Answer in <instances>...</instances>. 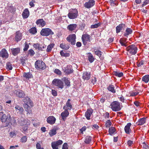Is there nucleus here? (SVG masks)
I'll list each match as a JSON object with an SVG mask.
<instances>
[{
	"mask_svg": "<svg viewBox=\"0 0 149 149\" xmlns=\"http://www.w3.org/2000/svg\"><path fill=\"white\" fill-rule=\"evenodd\" d=\"M91 127L93 129L98 130L99 127L96 124H94L91 125Z\"/></svg>",
	"mask_w": 149,
	"mask_h": 149,
	"instance_id": "nucleus-60",
	"label": "nucleus"
},
{
	"mask_svg": "<svg viewBox=\"0 0 149 149\" xmlns=\"http://www.w3.org/2000/svg\"><path fill=\"white\" fill-rule=\"evenodd\" d=\"M16 94L17 96L20 98H23L25 95L24 93L22 90L17 91Z\"/></svg>",
	"mask_w": 149,
	"mask_h": 149,
	"instance_id": "nucleus-30",
	"label": "nucleus"
},
{
	"mask_svg": "<svg viewBox=\"0 0 149 149\" xmlns=\"http://www.w3.org/2000/svg\"><path fill=\"white\" fill-rule=\"evenodd\" d=\"M114 86L112 85H109L107 89L108 90L112 93H115L116 92V90L114 88Z\"/></svg>",
	"mask_w": 149,
	"mask_h": 149,
	"instance_id": "nucleus-31",
	"label": "nucleus"
},
{
	"mask_svg": "<svg viewBox=\"0 0 149 149\" xmlns=\"http://www.w3.org/2000/svg\"><path fill=\"white\" fill-rule=\"evenodd\" d=\"M142 80L145 83H148L149 81V75H146L142 78Z\"/></svg>",
	"mask_w": 149,
	"mask_h": 149,
	"instance_id": "nucleus-40",
	"label": "nucleus"
},
{
	"mask_svg": "<svg viewBox=\"0 0 149 149\" xmlns=\"http://www.w3.org/2000/svg\"><path fill=\"white\" fill-rule=\"evenodd\" d=\"M91 141V137L89 136H87L86 137L84 142L86 144H89Z\"/></svg>",
	"mask_w": 149,
	"mask_h": 149,
	"instance_id": "nucleus-42",
	"label": "nucleus"
},
{
	"mask_svg": "<svg viewBox=\"0 0 149 149\" xmlns=\"http://www.w3.org/2000/svg\"><path fill=\"white\" fill-rule=\"evenodd\" d=\"M10 123H11V125L13 126L15 125L16 124V122L15 119L14 118H13V119L12 120L11 119Z\"/></svg>",
	"mask_w": 149,
	"mask_h": 149,
	"instance_id": "nucleus-55",
	"label": "nucleus"
},
{
	"mask_svg": "<svg viewBox=\"0 0 149 149\" xmlns=\"http://www.w3.org/2000/svg\"><path fill=\"white\" fill-rule=\"evenodd\" d=\"M77 26V24H70L67 26V29L69 31H72L75 30Z\"/></svg>",
	"mask_w": 149,
	"mask_h": 149,
	"instance_id": "nucleus-21",
	"label": "nucleus"
},
{
	"mask_svg": "<svg viewBox=\"0 0 149 149\" xmlns=\"http://www.w3.org/2000/svg\"><path fill=\"white\" fill-rule=\"evenodd\" d=\"M15 34V40L18 42L21 40L22 35L19 31H17Z\"/></svg>",
	"mask_w": 149,
	"mask_h": 149,
	"instance_id": "nucleus-14",
	"label": "nucleus"
},
{
	"mask_svg": "<svg viewBox=\"0 0 149 149\" xmlns=\"http://www.w3.org/2000/svg\"><path fill=\"white\" fill-rule=\"evenodd\" d=\"M76 36L74 34H71L69 35L67 38L66 40L72 45H74L76 43Z\"/></svg>",
	"mask_w": 149,
	"mask_h": 149,
	"instance_id": "nucleus-8",
	"label": "nucleus"
},
{
	"mask_svg": "<svg viewBox=\"0 0 149 149\" xmlns=\"http://www.w3.org/2000/svg\"><path fill=\"white\" fill-rule=\"evenodd\" d=\"M125 26V24H120L116 27V33H118L120 32L121 31L124 30V28Z\"/></svg>",
	"mask_w": 149,
	"mask_h": 149,
	"instance_id": "nucleus-19",
	"label": "nucleus"
},
{
	"mask_svg": "<svg viewBox=\"0 0 149 149\" xmlns=\"http://www.w3.org/2000/svg\"><path fill=\"white\" fill-rule=\"evenodd\" d=\"M90 35L87 34H84L82 35L81 40L84 45H86L88 42H90Z\"/></svg>",
	"mask_w": 149,
	"mask_h": 149,
	"instance_id": "nucleus-10",
	"label": "nucleus"
},
{
	"mask_svg": "<svg viewBox=\"0 0 149 149\" xmlns=\"http://www.w3.org/2000/svg\"><path fill=\"white\" fill-rule=\"evenodd\" d=\"M109 107L113 111H118L121 109L120 102L116 101L112 102L111 104Z\"/></svg>",
	"mask_w": 149,
	"mask_h": 149,
	"instance_id": "nucleus-3",
	"label": "nucleus"
},
{
	"mask_svg": "<svg viewBox=\"0 0 149 149\" xmlns=\"http://www.w3.org/2000/svg\"><path fill=\"white\" fill-rule=\"evenodd\" d=\"M63 143V141L60 140L53 142L52 143V147L53 149H58L57 146L62 144Z\"/></svg>",
	"mask_w": 149,
	"mask_h": 149,
	"instance_id": "nucleus-15",
	"label": "nucleus"
},
{
	"mask_svg": "<svg viewBox=\"0 0 149 149\" xmlns=\"http://www.w3.org/2000/svg\"><path fill=\"white\" fill-rule=\"evenodd\" d=\"M63 70L64 72L67 74H71L73 71L72 66L70 65H67L66 67L64 68Z\"/></svg>",
	"mask_w": 149,
	"mask_h": 149,
	"instance_id": "nucleus-18",
	"label": "nucleus"
},
{
	"mask_svg": "<svg viewBox=\"0 0 149 149\" xmlns=\"http://www.w3.org/2000/svg\"><path fill=\"white\" fill-rule=\"evenodd\" d=\"M52 83L54 85L57 86L59 88L62 89L63 88V82L60 79H54L53 80Z\"/></svg>",
	"mask_w": 149,
	"mask_h": 149,
	"instance_id": "nucleus-7",
	"label": "nucleus"
},
{
	"mask_svg": "<svg viewBox=\"0 0 149 149\" xmlns=\"http://www.w3.org/2000/svg\"><path fill=\"white\" fill-rule=\"evenodd\" d=\"M100 25V24L98 23L97 24H94L92 25L91 26V29L96 28L98 27Z\"/></svg>",
	"mask_w": 149,
	"mask_h": 149,
	"instance_id": "nucleus-51",
	"label": "nucleus"
},
{
	"mask_svg": "<svg viewBox=\"0 0 149 149\" xmlns=\"http://www.w3.org/2000/svg\"><path fill=\"white\" fill-rule=\"evenodd\" d=\"M72 108L73 106L71 103V100L70 99H68L66 102L65 105L63 106V109L70 111Z\"/></svg>",
	"mask_w": 149,
	"mask_h": 149,
	"instance_id": "nucleus-11",
	"label": "nucleus"
},
{
	"mask_svg": "<svg viewBox=\"0 0 149 149\" xmlns=\"http://www.w3.org/2000/svg\"><path fill=\"white\" fill-rule=\"evenodd\" d=\"M35 54V52L31 49H29L28 52V55L31 57L33 56Z\"/></svg>",
	"mask_w": 149,
	"mask_h": 149,
	"instance_id": "nucleus-46",
	"label": "nucleus"
},
{
	"mask_svg": "<svg viewBox=\"0 0 149 149\" xmlns=\"http://www.w3.org/2000/svg\"><path fill=\"white\" fill-rule=\"evenodd\" d=\"M30 122L28 120L24 119L21 121L20 125L22 126L28 125H29Z\"/></svg>",
	"mask_w": 149,
	"mask_h": 149,
	"instance_id": "nucleus-38",
	"label": "nucleus"
},
{
	"mask_svg": "<svg viewBox=\"0 0 149 149\" xmlns=\"http://www.w3.org/2000/svg\"><path fill=\"white\" fill-rule=\"evenodd\" d=\"M132 124L130 123H128L127 124L124 128V130L125 132L127 134H129L131 132V129L130 127Z\"/></svg>",
	"mask_w": 149,
	"mask_h": 149,
	"instance_id": "nucleus-23",
	"label": "nucleus"
},
{
	"mask_svg": "<svg viewBox=\"0 0 149 149\" xmlns=\"http://www.w3.org/2000/svg\"><path fill=\"white\" fill-rule=\"evenodd\" d=\"M61 55L62 56L69 57L70 56V54L68 53H64L63 50L60 52Z\"/></svg>",
	"mask_w": 149,
	"mask_h": 149,
	"instance_id": "nucleus-48",
	"label": "nucleus"
},
{
	"mask_svg": "<svg viewBox=\"0 0 149 149\" xmlns=\"http://www.w3.org/2000/svg\"><path fill=\"white\" fill-rule=\"evenodd\" d=\"M91 77V74L87 72H84L83 74L82 78L84 80H88Z\"/></svg>",
	"mask_w": 149,
	"mask_h": 149,
	"instance_id": "nucleus-26",
	"label": "nucleus"
},
{
	"mask_svg": "<svg viewBox=\"0 0 149 149\" xmlns=\"http://www.w3.org/2000/svg\"><path fill=\"white\" fill-rule=\"evenodd\" d=\"M56 118L53 116H50L48 117L47 119V123L51 125L54 124L56 122Z\"/></svg>",
	"mask_w": 149,
	"mask_h": 149,
	"instance_id": "nucleus-16",
	"label": "nucleus"
},
{
	"mask_svg": "<svg viewBox=\"0 0 149 149\" xmlns=\"http://www.w3.org/2000/svg\"><path fill=\"white\" fill-rule=\"evenodd\" d=\"M0 120L3 123H5L6 126H7L10 123L11 116L9 114L6 115L3 112H0Z\"/></svg>",
	"mask_w": 149,
	"mask_h": 149,
	"instance_id": "nucleus-1",
	"label": "nucleus"
},
{
	"mask_svg": "<svg viewBox=\"0 0 149 149\" xmlns=\"http://www.w3.org/2000/svg\"><path fill=\"white\" fill-rule=\"evenodd\" d=\"M116 129L113 127H111L109 128V134L111 135H112L116 133Z\"/></svg>",
	"mask_w": 149,
	"mask_h": 149,
	"instance_id": "nucleus-32",
	"label": "nucleus"
},
{
	"mask_svg": "<svg viewBox=\"0 0 149 149\" xmlns=\"http://www.w3.org/2000/svg\"><path fill=\"white\" fill-rule=\"evenodd\" d=\"M29 15V12L28 9H25L22 13L23 17L24 18H27Z\"/></svg>",
	"mask_w": 149,
	"mask_h": 149,
	"instance_id": "nucleus-24",
	"label": "nucleus"
},
{
	"mask_svg": "<svg viewBox=\"0 0 149 149\" xmlns=\"http://www.w3.org/2000/svg\"><path fill=\"white\" fill-rule=\"evenodd\" d=\"M20 62L24 66L26 65V60L25 59H21L20 60Z\"/></svg>",
	"mask_w": 149,
	"mask_h": 149,
	"instance_id": "nucleus-63",
	"label": "nucleus"
},
{
	"mask_svg": "<svg viewBox=\"0 0 149 149\" xmlns=\"http://www.w3.org/2000/svg\"><path fill=\"white\" fill-rule=\"evenodd\" d=\"M29 32L32 34H35L37 33V31L36 28L33 27L29 30Z\"/></svg>",
	"mask_w": 149,
	"mask_h": 149,
	"instance_id": "nucleus-47",
	"label": "nucleus"
},
{
	"mask_svg": "<svg viewBox=\"0 0 149 149\" xmlns=\"http://www.w3.org/2000/svg\"><path fill=\"white\" fill-rule=\"evenodd\" d=\"M132 32V29L130 28H127L125 31V32L124 34V36L127 37L128 36L131 34Z\"/></svg>",
	"mask_w": 149,
	"mask_h": 149,
	"instance_id": "nucleus-33",
	"label": "nucleus"
},
{
	"mask_svg": "<svg viewBox=\"0 0 149 149\" xmlns=\"http://www.w3.org/2000/svg\"><path fill=\"white\" fill-rule=\"evenodd\" d=\"M93 112V110L92 109H87L85 114V116L87 119L89 120L91 119L90 117Z\"/></svg>",
	"mask_w": 149,
	"mask_h": 149,
	"instance_id": "nucleus-17",
	"label": "nucleus"
},
{
	"mask_svg": "<svg viewBox=\"0 0 149 149\" xmlns=\"http://www.w3.org/2000/svg\"><path fill=\"white\" fill-rule=\"evenodd\" d=\"M86 128L87 127L86 126H84L83 127L81 128L80 129L81 133L83 134V132L86 130Z\"/></svg>",
	"mask_w": 149,
	"mask_h": 149,
	"instance_id": "nucleus-58",
	"label": "nucleus"
},
{
	"mask_svg": "<svg viewBox=\"0 0 149 149\" xmlns=\"http://www.w3.org/2000/svg\"><path fill=\"white\" fill-rule=\"evenodd\" d=\"M54 32L52 30L48 28L42 29L40 31L41 35L43 36H47L54 34Z\"/></svg>",
	"mask_w": 149,
	"mask_h": 149,
	"instance_id": "nucleus-6",
	"label": "nucleus"
},
{
	"mask_svg": "<svg viewBox=\"0 0 149 149\" xmlns=\"http://www.w3.org/2000/svg\"><path fill=\"white\" fill-rule=\"evenodd\" d=\"M109 3L112 6H114L115 5H117L118 4L116 3V1H113V0H110Z\"/></svg>",
	"mask_w": 149,
	"mask_h": 149,
	"instance_id": "nucleus-52",
	"label": "nucleus"
},
{
	"mask_svg": "<svg viewBox=\"0 0 149 149\" xmlns=\"http://www.w3.org/2000/svg\"><path fill=\"white\" fill-rule=\"evenodd\" d=\"M126 41V39L125 38H121L119 40V42L121 45L123 46H126L125 43Z\"/></svg>",
	"mask_w": 149,
	"mask_h": 149,
	"instance_id": "nucleus-43",
	"label": "nucleus"
},
{
	"mask_svg": "<svg viewBox=\"0 0 149 149\" xmlns=\"http://www.w3.org/2000/svg\"><path fill=\"white\" fill-rule=\"evenodd\" d=\"M52 94L54 96H56L57 95V92L54 90H52Z\"/></svg>",
	"mask_w": 149,
	"mask_h": 149,
	"instance_id": "nucleus-62",
	"label": "nucleus"
},
{
	"mask_svg": "<svg viewBox=\"0 0 149 149\" xmlns=\"http://www.w3.org/2000/svg\"><path fill=\"white\" fill-rule=\"evenodd\" d=\"M64 82L65 84V85L67 86H70V81L67 79L66 77L64 78Z\"/></svg>",
	"mask_w": 149,
	"mask_h": 149,
	"instance_id": "nucleus-49",
	"label": "nucleus"
},
{
	"mask_svg": "<svg viewBox=\"0 0 149 149\" xmlns=\"http://www.w3.org/2000/svg\"><path fill=\"white\" fill-rule=\"evenodd\" d=\"M24 44V47L23 49V50L24 52L27 51L29 47V46L26 42H25Z\"/></svg>",
	"mask_w": 149,
	"mask_h": 149,
	"instance_id": "nucleus-53",
	"label": "nucleus"
},
{
	"mask_svg": "<svg viewBox=\"0 0 149 149\" xmlns=\"http://www.w3.org/2000/svg\"><path fill=\"white\" fill-rule=\"evenodd\" d=\"M54 44L53 43L50 44L47 47V48L46 49V51L47 52H50L52 48L54 47Z\"/></svg>",
	"mask_w": 149,
	"mask_h": 149,
	"instance_id": "nucleus-41",
	"label": "nucleus"
},
{
	"mask_svg": "<svg viewBox=\"0 0 149 149\" xmlns=\"http://www.w3.org/2000/svg\"><path fill=\"white\" fill-rule=\"evenodd\" d=\"M78 15V12L77 9H74L69 12L68 17L70 19H73L76 18Z\"/></svg>",
	"mask_w": 149,
	"mask_h": 149,
	"instance_id": "nucleus-9",
	"label": "nucleus"
},
{
	"mask_svg": "<svg viewBox=\"0 0 149 149\" xmlns=\"http://www.w3.org/2000/svg\"><path fill=\"white\" fill-rule=\"evenodd\" d=\"M11 50L12 54L14 56H16L20 53V48L19 47L13 48L11 49Z\"/></svg>",
	"mask_w": 149,
	"mask_h": 149,
	"instance_id": "nucleus-20",
	"label": "nucleus"
},
{
	"mask_svg": "<svg viewBox=\"0 0 149 149\" xmlns=\"http://www.w3.org/2000/svg\"><path fill=\"white\" fill-rule=\"evenodd\" d=\"M62 149H68V145L67 143H64L63 145Z\"/></svg>",
	"mask_w": 149,
	"mask_h": 149,
	"instance_id": "nucleus-61",
	"label": "nucleus"
},
{
	"mask_svg": "<svg viewBox=\"0 0 149 149\" xmlns=\"http://www.w3.org/2000/svg\"><path fill=\"white\" fill-rule=\"evenodd\" d=\"M146 120V118L144 117L139 119L137 123L139 125H141L145 123Z\"/></svg>",
	"mask_w": 149,
	"mask_h": 149,
	"instance_id": "nucleus-28",
	"label": "nucleus"
},
{
	"mask_svg": "<svg viewBox=\"0 0 149 149\" xmlns=\"http://www.w3.org/2000/svg\"><path fill=\"white\" fill-rule=\"evenodd\" d=\"M111 124L112 123L110 120H108L106 122V123L105 124V126L107 128L109 127L111 125Z\"/></svg>",
	"mask_w": 149,
	"mask_h": 149,
	"instance_id": "nucleus-50",
	"label": "nucleus"
},
{
	"mask_svg": "<svg viewBox=\"0 0 149 149\" xmlns=\"http://www.w3.org/2000/svg\"><path fill=\"white\" fill-rule=\"evenodd\" d=\"M35 68L38 70H44L45 68L46 65L42 61L39 60H37L35 63Z\"/></svg>",
	"mask_w": 149,
	"mask_h": 149,
	"instance_id": "nucleus-4",
	"label": "nucleus"
},
{
	"mask_svg": "<svg viewBox=\"0 0 149 149\" xmlns=\"http://www.w3.org/2000/svg\"><path fill=\"white\" fill-rule=\"evenodd\" d=\"M27 140L26 136H24L21 138L20 141L22 143H24Z\"/></svg>",
	"mask_w": 149,
	"mask_h": 149,
	"instance_id": "nucleus-56",
	"label": "nucleus"
},
{
	"mask_svg": "<svg viewBox=\"0 0 149 149\" xmlns=\"http://www.w3.org/2000/svg\"><path fill=\"white\" fill-rule=\"evenodd\" d=\"M58 128L56 127L50 130L49 132V135L50 136H52L55 135L56 133V131L58 130Z\"/></svg>",
	"mask_w": 149,
	"mask_h": 149,
	"instance_id": "nucleus-27",
	"label": "nucleus"
},
{
	"mask_svg": "<svg viewBox=\"0 0 149 149\" xmlns=\"http://www.w3.org/2000/svg\"><path fill=\"white\" fill-rule=\"evenodd\" d=\"M37 149H44L43 147H41L40 144L39 143H37L36 145Z\"/></svg>",
	"mask_w": 149,
	"mask_h": 149,
	"instance_id": "nucleus-64",
	"label": "nucleus"
},
{
	"mask_svg": "<svg viewBox=\"0 0 149 149\" xmlns=\"http://www.w3.org/2000/svg\"><path fill=\"white\" fill-rule=\"evenodd\" d=\"M60 47L62 49L67 50L70 48V47L68 44H65L64 43H62L60 44Z\"/></svg>",
	"mask_w": 149,
	"mask_h": 149,
	"instance_id": "nucleus-34",
	"label": "nucleus"
},
{
	"mask_svg": "<svg viewBox=\"0 0 149 149\" xmlns=\"http://www.w3.org/2000/svg\"><path fill=\"white\" fill-rule=\"evenodd\" d=\"M15 109L16 110H19V112L21 113H22L24 110L23 109L22 107L18 105H16L15 106Z\"/></svg>",
	"mask_w": 149,
	"mask_h": 149,
	"instance_id": "nucleus-44",
	"label": "nucleus"
},
{
	"mask_svg": "<svg viewBox=\"0 0 149 149\" xmlns=\"http://www.w3.org/2000/svg\"><path fill=\"white\" fill-rule=\"evenodd\" d=\"M88 59L89 62L91 63L93 62L95 60L93 55L90 52L88 53Z\"/></svg>",
	"mask_w": 149,
	"mask_h": 149,
	"instance_id": "nucleus-35",
	"label": "nucleus"
},
{
	"mask_svg": "<svg viewBox=\"0 0 149 149\" xmlns=\"http://www.w3.org/2000/svg\"><path fill=\"white\" fill-rule=\"evenodd\" d=\"M9 55L6 49H2L0 52V56L3 58L6 59L8 57Z\"/></svg>",
	"mask_w": 149,
	"mask_h": 149,
	"instance_id": "nucleus-12",
	"label": "nucleus"
},
{
	"mask_svg": "<svg viewBox=\"0 0 149 149\" xmlns=\"http://www.w3.org/2000/svg\"><path fill=\"white\" fill-rule=\"evenodd\" d=\"M126 50L131 55H135L137 53L138 48L135 45H132L128 46Z\"/></svg>",
	"mask_w": 149,
	"mask_h": 149,
	"instance_id": "nucleus-5",
	"label": "nucleus"
},
{
	"mask_svg": "<svg viewBox=\"0 0 149 149\" xmlns=\"http://www.w3.org/2000/svg\"><path fill=\"white\" fill-rule=\"evenodd\" d=\"M85 24L84 23H82L79 25V28L80 30H83L85 26Z\"/></svg>",
	"mask_w": 149,
	"mask_h": 149,
	"instance_id": "nucleus-59",
	"label": "nucleus"
},
{
	"mask_svg": "<svg viewBox=\"0 0 149 149\" xmlns=\"http://www.w3.org/2000/svg\"><path fill=\"white\" fill-rule=\"evenodd\" d=\"M95 4V1L94 0H89L88 2L85 3L84 4V6L86 8H89L93 6Z\"/></svg>",
	"mask_w": 149,
	"mask_h": 149,
	"instance_id": "nucleus-13",
	"label": "nucleus"
},
{
	"mask_svg": "<svg viewBox=\"0 0 149 149\" xmlns=\"http://www.w3.org/2000/svg\"><path fill=\"white\" fill-rule=\"evenodd\" d=\"M54 72L58 75H60L62 74L61 71L59 69H55L54 71Z\"/></svg>",
	"mask_w": 149,
	"mask_h": 149,
	"instance_id": "nucleus-54",
	"label": "nucleus"
},
{
	"mask_svg": "<svg viewBox=\"0 0 149 149\" xmlns=\"http://www.w3.org/2000/svg\"><path fill=\"white\" fill-rule=\"evenodd\" d=\"M24 104L23 106L26 111H29L31 109V107L33 106L32 102L31 100V99L27 97H25L23 100Z\"/></svg>",
	"mask_w": 149,
	"mask_h": 149,
	"instance_id": "nucleus-2",
	"label": "nucleus"
},
{
	"mask_svg": "<svg viewBox=\"0 0 149 149\" xmlns=\"http://www.w3.org/2000/svg\"><path fill=\"white\" fill-rule=\"evenodd\" d=\"M6 69L8 70H11L13 69L12 65L10 62H7L6 64Z\"/></svg>",
	"mask_w": 149,
	"mask_h": 149,
	"instance_id": "nucleus-45",
	"label": "nucleus"
},
{
	"mask_svg": "<svg viewBox=\"0 0 149 149\" xmlns=\"http://www.w3.org/2000/svg\"><path fill=\"white\" fill-rule=\"evenodd\" d=\"M113 74L114 75L119 77H122L123 76V72L118 71H113Z\"/></svg>",
	"mask_w": 149,
	"mask_h": 149,
	"instance_id": "nucleus-36",
	"label": "nucleus"
},
{
	"mask_svg": "<svg viewBox=\"0 0 149 149\" xmlns=\"http://www.w3.org/2000/svg\"><path fill=\"white\" fill-rule=\"evenodd\" d=\"M33 47L36 49H38L39 51H42L44 50L40 46V44L39 43H34L33 44Z\"/></svg>",
	"mask_w": 149,
	"mask_h": 149,
	"instance_id": "nucleus-39",
	"label": "nucleus"
},
{
	"mask_svg": "<svg viewBox=\"0 0 149 149\" xmlns=\"http://www.w3.org/2000/svg\"><path fill=\"white\" fill-rule=\"evenodd\" d=\"M36 24L42 27L44 26L46 24V23L43 19H38L36 22Z\"/></svg>",
	"mask_w": 149,
	"mask_h": 149,
	"instance_id": "nucleus-25",
	"label": "nucleus"
},
{
	"mask_svg": "<svg viewBox=\"0 0 149 149\" xmlns=\"http://www.w3.org/2000/svg\"><path fill=\"white\" fill-rule=\"evenodd\" d=\"M23 77L26 79H30L33 77L32 74L29 72H24L23 74Z\"/></svg>",
	"mask_w": 149,
	"mask_h": 149,
	"instance_id": "nucleus-37",
	"label": "nucleus"
},
{
	"mask_svg": "<svg viewBox=\"0 0 149 149\" xmlns=\"http://www.w3.org/2000/svg\"><path fill=\"white\" fill-rule=\"evenodd\" d=\"M145 63V61H144L142 60L139 63L137 64L138 67H141L142 65H143Z\"/></svg>",
	"mask_w": 149,
	"mask_h": 149,
	"instance_id": "nucleus-57",
	"label": "nucleus"
},
{
	"mask_svg": "<svg viewBox=\"0 0 149 149\" xmlns=\"http://www.w3.org/2000/svg\"><path fill=\"white\" fill-rule=\"evenodd\" d=\"M93 49L95 54L100 58L102 57V52L99 50L97 49L95 47L93 48Z\"/></svg>",
	"mask_w": 149,
	"mask_h": 149,
	"instance_id": "nucleus-29",
	"label": "nucleus"
},
{
	"mask_svg": "<svg viewBox=\"0 0 149 149\" xmlns=\"http://www.w3.org/2000/svg\"><path fill=\"white\" fill-rule=\"evenodd\" d=\"M64 109V111L62 112L61 114L62 119L63 120L66 118V117H67L69 114V113L68 111H69V110L66 109Z\"/></svg>",
	"mask_w": 149,
	"mask_h": 149,
	"instance_id": "nucleus-22",
	"label": "nucleus"
}]
</instances>
